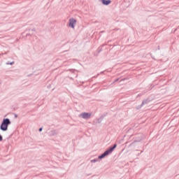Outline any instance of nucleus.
Segmentation results:
<instances>
[{"label":"nucleus","mask_w":179,"mask_h":179,"mask_svg":"<svg viewBox=\"0 0 179 179\" xmlns=\"http://www.w3.org/2000/svg\"><path fill=\"white\" fill-rule=\"evenodd\" d=\"M115 148H117V144H114V145L112 148H109L108 150L105 151L102 155H99L98 157V159H104L106 156H108L109 155H111V153H113Z\"/></svg>","instance_id":"obj_1"},{"label":"nucleus","mask_w":179,"mask_h":179,"mask_svg":"<svg viewBox=\"0 0 179 179\" xmlns=\"http://www.w3.org/2000/svg\"><path fill=\"white\" fill-rule=\"evenodd\" d=\"M10 124V120L9 119H3L0 129L1 131H8V125Z\"/></svg>","instance_id":"obj_2"},{"label":"nucleus","mask_w":179,"mask_h":179,"mask_svg":"<svg viewBox=\"0 0 179 179\" xmlns=\"http://www.w3.org/2000/svg\"><path fill=\"white\" fill-rule=\"evenodd\" d=\"M92 117V113H82L79 115L80 118H83V120H89Z\"/></svg>","instance_id":"obj_3"},{"label":"nucleus","mask_w":179,"mask_h":179,"mask_svg":"<svg viewBox=\"0 0 179 179\" xmlns=\"http://www.w3.org/2000/svg\"><path fill=\"white\" fill-rule=\"evenodd\" d=\"M69 27H71V29H75V26H76V20L70 18L69 20Z\"/></svg>","instance_id":"obj_4"},{"label":"nucleus","mask_w":179,"mask_h":179,"mask_svg":"<svg viewBox=\"0 0 179 179\" xmlns=\"http://www.w3.org/2000/svg\"><path fill=\"white\" fill-rule=\"evenodd\" d=\"M101 2H102L103 5H110L111 3V0H99Z\"/></svg>","instance_id":"obj_5"},{"label":"nucleus","mask_w":179,"mask_h":179,"mask_svg":"<svg viewBox=\"0 0 179 179\" xmlns=\"http://www.w3.org/2000/svg\"><path fill=\"white\" fill-rule=\"evenodd\" d=\"M50 135H58V131L57 130H52L50 133Z\"/></svg>","instance_id":"obj_6"},{"label":"nucleus","mask_w":179,"mask_h":179,"mask_svg":"<svg viewBox=\"0 0 179 179\" xmlns=\"http://www.w3.org/2000/svg\"><path fill=\"white\" fill-rule=\"evenodd\" d=\"M99 158L98 159H92L91 160V163H96V162H99Z\"/></svg>","instance_id":"obj_7"},{"label":"nucleus","mask_w":179,"mask_h":179,"mask_svg":"<svg viewBox=\"0 0 179 179\" xmlns=\"http://www.w3.org/2000/svg\"><path fill=\"white\" fill-rule=\"evenodd\" d=\"M43 131V128L39 129V132H41Z\"/></svg>","instance_id":"obj_8"},{"label":"nucleus","mask_w":179,"mask_h":179,"mask_svg":"<svg viewBox=\"0 0 179 179\" xmlns=\"http://www.w3.org/2000/svg\"><path fill=\"white\" fill-rule=\"evenodd\" d=\"M2 141V136L0 135V141Z\"/></svg>","instance_id":"obj_9"},{"label":"nucleus","mask_w":179,"mask_h":179,"mask_svg":"<svg viewBox=\"0 0 179 179\" xmlns=\"http://www.w3.org/2000/svg\"><path fill=\"white\" fill-rule=\"evenodd\" d=\"M142 104H143V105L145 104V101H143Z\"/></svg>","instance_id":"obj_10"},{"label":"nucleus","mask_w":179,"mask_h":179,"mask_svg":"<svg viewBox=\"0 0 179 179\" xmlns=\"http://www.w3.org/2000/svg\"><path fill=\"white\" fill-rule=\"evenodd\" d=\"M118 80V79L115 80V82H117Z\"/></svg>","instance_id":"obj_11"}]
</instances>
